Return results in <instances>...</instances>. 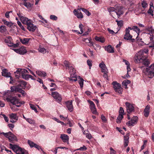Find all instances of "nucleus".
<instances>
[{
	"label": "nucleus",
	"instance_id": "obj_1",
	"mask_svg": "<svg viewBox=\"0 0 154 154\" xmlns=\"http://www.w3.org/2000/svg\"><path fill=\"white\" fill-rule=\"evenodd\" d=\"M10 91H7L3 94V100L10 102L13 105H15L20 103L19 100L16 97H12L10 94Z\"/></svg>",
	"mask_w": 154,
	"mask_h": 154
},
{
	"label": "nucleus",
	"instance_id": "obj_2",
	"mask_svg": "<svg viewBox=\"0 0 154 154\" xmlns=\"http://www.w3.org/2000/svg\"><path fill=\"white\" fill-rule=\"evenodd\" d=\"M10 148L12 149L16 154H25L26 150L16 145L9 144Z\"/></svg>",
	"mask_w": 154,
	"mask_h": 154
},
{
	"label": "nucleus",
	"instance_id": "obj_3",
	"mask_svg": "<svg viewBox=\"0 0 154 154\" xmlns=\"http://www.w3.org/2000/svg\"><path fill=\"white\" fill-rule=\"evenodd\" d=\"M146 58L144 56L142 51L140 50L135 55L134 58V61L136 63H139L142 62V60Z\"/></svg>",
	"mask_w": 154,
	"mask_h": 154
},
{
	"label": "nucleus",
	"instance_id": "obj_4",
	"mask_svg": "<svg viewBox=\"0 0 154 154\" xmlns=\"http://www.w3.org/2000/svg\"><path fill=\"white\" fill-rule=\"evenodd\" d=\"M27 26V28L29 31H34L37 28L36 26L34 25L32 23V20L28 19L24 23Z\"/></svg>",
	"mask_w": 154,
	"mask_h": 154
},
{
	"label": "nucleus",
	"instance_id": "obj_5",
	"mask_svg": "<svg viewBox=\"0 0 154 154\" xmlns=\"http://www.w3.org/2000/svg\"><path fill=\"white\" fill-rule=\"evenodd\" d=\"M113 88L116 92H118L119 94H122L123 91L121 85L116 81L113 82L112 83Z\"/></svg>",
	"mask_w": 154,
	"mask_h": 154
},
{
	"label": "nucleus",
	"instance_id": "obj_6",
	"mask_svg": "<svg viewBox=\"0 0 154 154\" xmlns=\"http://www.w3.org/2000/svg\"><path fill=\"white\" fill-rule=\"evenodd\" d=\"M143 72L151 78L154 76V68H144Z\"/></svg>",
	"mask_w": 154,
	"mask_h": 154
},
{
	"label": "nucleus",
	"instance_id": "obj_7",
	"mask_svg": "<svg viewBox=\"0 0 154 154\" xmlns=\"http://www.w3.org/2000/svg\"><path fill=\"white\" fill-rule=\"evenodd\" d=\"M69 72L71 78L70 81L75 82L77 80V75L76 74V70L74 68H69Z\"/></svg>",
	"mask_w": 154,
	"mask_h": 154
},
{
	"label": "nucleus",
	"instance_id": "obj_8",
	"mask_svg": "<svg viewBox=\"0 0 154 154\" xmlns=\"http://www.w3.org/2000/svg\"><path fill=\"white\" fill-rule=\"evenodd\" d=\"M51 95L57 102H60L62 100L61 96L56 91L52 92Z\"/></svg>",
	"mask_w": 154,
	"mask_h": 154
},
{
	"label": "nucleus",
	"instance_id": "obj_9",
	"mask_svg": "<svg viewBox=\"0 0 154 154\" xmlns=\"http://www.w3.org/2000/svg\"><path fill=\"white\" fill-rule=\"evenodd\" d=\"M125 104L128 113H130L134 111V105L131 104L128 102H126Z\"/></svg>",
	"mask_w": 154,
	"mask_h": 154
},
{
	"label": "nucleus",
	"instance_id": "obj_10",
	"mask_svg": "<svg viewBox=\"0 0 154 154\" xmlns=\"http://www.w3.org/2000/svg\"><path fill=\"white\" fill-rule=\"evenodd\" d=\"M9 117L10 120V122L14 123H15L18 119V117L16 113H11L9 115Z\"/></svg>",
	"mask_w": 154,
	"mask_h": 154
},
{
	"label": "nucleus",
	"instance_id": "obj_11",
	"mask_svg": "<svg viewBox=\"0 0 154 154\" xmlns=\"http://www.w3.org/2000/svg\"><path fill=\"white\" fill-rule=\"evenodd\" d=\"M128 28H129L130 30H133L136 32L137 35V36L136 38L137 40L139 41H141L142 40V38L139 39L138 37V36L139 35V33L140 32V29L136 26H128Z\"/></svg>",
	"mask_w": 154,
	"mask_h": 154
},
{
	"label": "nucleus",
	"instance_id": "obj_12",
	"mask_svg": "<svg viewBox=\"0 0 154 154\" xmlns=\"http://www.w3.org/2000/svg\"><path fill=\"white\" fill-rule=\"evenodd\" d=\"M138 118L136 116L133 117L131 120L127 122L126 124L128 126H134L137 123L138 120Z\"/></svg>",
	"mask_w": 154,
	"mask_h": 154
},
{
	"label": "nucleus",
	"instance_id": "obj_13",
	"mask_svg": "<svg viewBox=\"0 0 154 154\" xmlns=\"http://www.w3.org/2000/svg\"><path fill=\"white\" fill-rule=\"evenodd\" d=\"M129 28L128 27L127 28H126L125 29V33L124 36V38L125 40H129L131 39L132 36L130 35V33Z\"/></svg>",
	"mask_w": 154,
	"mask_h": 154
},
{
	"label": "nucleus",
	"instance_id": "obj_14",
	"mask_svg": "<svg viewBox=\"0 0 154 154\" xmlns=\"http://www.w3.org/2000/svg\"><path fill=\"white\" fill-rule=\"evenodd\" d=\"M7 138L8 139L10 142H12L13 141H17V137L11 131L9 132V134Z\"/></svg>",
	"mask_w": 154,
	"mask_h": 154
},
{
	"label": "nucleus",
	"instance_id": "obj_15",
	"mask_svg": "<svg viewBox=\"0 0 154 154\" xmlns=\"http://www.w3.org/2000/svg\"><path fill=\"white\" fill-rule=\"evenodd\" d=\"M28 72V71L25 69L18 68L15 72V73L16 75L19 74L20 75H21L22 77L23 75L26 74Z\"/></svg>",
	"mask_w": 154,
	"mask_h": 154
},
{
	"label": "nucleus",
	"instance_id": "obj_16",
	"mask_svg": "<svg viewBox=\"0 0 154 154\" xmlns=\"http://www.w3.org/2000/svg\"><path fill=\"white\" fill-rule=\"evenodd\" d=\"M81 9L78 8L77 10L75 9L73 12L75 15L79 19H82L83 17V16L82 13L80 12Z\"/></svg>",
	"mask_w": 154,
	"mask_h": 154
},
{
	"label": "nucleus",
	"instance_id": "obj_17",
	"mask_svg": "<svg viewBox=\"0 0 154 154\" xmlns=\"http://www.w3.org/2000/svg\"><path fill=\"white\" fill-rule=\"evenodd\" d=\"M123 7L122 6H118L116 8L115 13L117 15L118 17L123 14Z\"/></svg>",
	"mask_w": 154,
	"mask_h": 154
},
{
	"label": "nucleus",
	"instance_id": "obj_18",
	"mask_svg": "<svg viewBox=\"0 0 154 154\" xmlns=\"http://www.w3.org/2000/svg\"><path fill=\"white\" fill-rule=\"evenodd\" d=\"M14 50L16 53L21 55H23L27 52L26 50L24 47H21L19 48L14 49Z\"/></svg>",
	"mask_w": 154,
	"mask_h": 154
},
{
	"label": "nucleus",
	"instance_id": "obj_19",
	"mask_svg": "<svg viewBox=\"0 0 154 154\" xmlns=\"http://www.w3.org/2000/svg\"><path fill=\"white\" fill-rule=\"evenodd\" d=\"M66 104L68 110L70 112H72L73 109L72 101H67L66 103Z\"/></svg>",
	"mask_w": 154,
	"mask_h": 154
},
{
	"label": "nucleus",
	"instance_id": "obj_20",
	"mask_svg": "<svg viewBox=\"0 0 154 154\" xmlns=\"http://www.w3.org/2000/svg\"><path fill=\"white\" fill-rule=\"evenodd\" d=\"M60 138L63 142L66 143L68 144L69 143V137L67 135L63 134H61Z\"/></svg>",
	"mask_w": 154,
	"mask_h": 154
},
{
	"label": "nucleus",
	"instance_id": "obj_21",
	"mask_svg": "<svg viewBox=\"0 0 154 154\" xmlns=\"http://www.w3.org/2000/svg\"><path fill=\"white\" fill-rule=\"evenodd\" d=\"M20 88L18 85L11 86L10 88L11 90H9L10 91V94L11 92H19Z\"/></svg>",
	"mask_w": 154,
	"mask_h": 154
},
{
	"label": "nucleus",
	"instance_id": "obj_22",
	"mask_svg": "<svg viewBox=\"0 0 154 154\" xmlns=\"http://www.w3.org/2000/svg\"><path fill=\"white\" fill-rule=\"evenodd\" d=\"M17 14L20 18V20L23 23L28 19L26 17L23 16V14L20 12L17 13Z\"/></svg>",
	"mask_w": 154,
	"mask_h": 154
},
{
	"label": "nucleus",
	"instance_id": "obj_23",
	"mask_svg": "<svg viewBox=\"0 0 154 154\" xmlns=\"http://www.w3.org/2000/svg\"><path fill=\"white\" fill-rule=\"evenodd\" d=\"M18 86L20 87H21L22 88H24L26 86L27 82L25 81L22 80H19L18 82Z\"/></svg>",
	"mask_w": 154,
	"mask_h": 154
},
{
	"label": "nucleus",
	"instance_id": "obj_24",
	"mask_svg": "<svg viewBox=\"0 0 154 154\" xmlns=\"http://www.w3.org/2000/svg\"><path fill=\"white\" fill-rule=\"evenodd\" d=\"M150 106L147 105L144 111V115L146 117H147L149 114Z\"/></svg>",
	"mask_w": 154,
	"mask_h": 154
},
{
	"label": "nucleus",
	"instance_id": "obj_25",
	"mask_svg": "<svg viewBox=\"0 0 154 154\" xmlns=\"http://www.w3.org/2000/svg\"><path fill=\"white\" fill-rule=\"evenodd\" d=\"M10 73L8 72V71L6 69H5L2 70V76L6 77H10Z\"/></svg>",
	"mask_w": 154,
	"mask_h": 154
},
{
	"label": "nucleus",
	"instance_id": "obj_26",
	"mask_svg": "<svg viewBox=\"0 0 154 154\" xmlns=\"http://www.w3.org/2000/svg\"><path fill=\"white\" fill-rule=\"evenodd\" d=\"M105 49L106 51L109 53H113L114 52L113 48L110 45H109L107 47H105Z\"/></svg>",
	"mask_w": 154,
	"mask_h": 154
},
{
	"label": "nucleus",
	"instance_id": "obj_27",
	"mask_svg": "<svg viewBox=\"0 0 154 154\" xmlns=\"http://www.w3.org/2000/svg\"><path fill=\"white\" fill-rule=\"evenodd\" d=\"M94 39L96 41L101 43H104L105 42V38L102 36H95Z\"/></svg>",
	"mask_w": 154,
	"mask_h": 154
},
{
	"label": "nucleus",
	"instance_id": "obj_28",
	"mask_svg": "<svg viewBox=\"0 0 154 154\" xmlns=\"http://www.w3.org/2000/svg\"><path fill=\"white\" fill-rule=\"evenodd\" d=\"M129 138L128 135V134L124 136V146L125 147H126L128 145Z\"/></svg>",
	"mask_w": 154,
	"mask_h": 154
},
{
	"label": "nucleus",
	"instance_id": "obj_29",
	"mask_svg": "<svg viewBox=\"0 0 154 154\" xmlns=\"http://www.w3.org/2000/svg\"><path fill=\"white\" fill-rule=\"evenodd\" d=\"M12 41V38L10 36H8L6 37L5 39V42L8 44V45H11L12 42H11Z\"/></svg>",
	"mask_w": 154,
	"mask_h": 154
},
{
	"label": "nucleus",
	"instance_id": "obj_30",
	"mask_svg": "<svg viewBox=\"0 0 154 154\" xmlns=\"http://www.w3.org/2000/svg\"><path fill=\"white\" fill-rule=\"evenodd\" d=\"M131 83V81L128 80L124 81L122 83V86L126 89L127 88V85Z\"/></svg>",
	"mask_w": 154,
	"mask_h": 154
},
{
	"label": "nucleus",
	"instance_id": "obj_31",
	"mask_svg": "<svg viewBox=\"0 0 154 154\" xmlns=\"http://www.w3.org/2000/svg\"><path fill=\"white\" fill-rule=\"evenodd\" d=\"M36 74L39 76L42 77H45L46 75V73L43 71L37 70L36 71Z\"/></svg>",
	"mask_w": 154,
	"mask_h": 154
},
{
	"label": "nucleus",
	"instance_id": "obj_32",
	"mask_svg": "<svg viewBox=\"0 0 154 154\" xmlns=\"http://www.w3.org/2000/svg\"><path fill=\"white\" fill-rule=\"evenodd\" d=\"M30 40V38H24L23 39H20V42L23 44L24 45H26L28 43Z\"/></svg>",
	"mask_w": 154,
	"mask_h": 154
},
{
	"label": "nucleus",
	"instance_id": "obj_33",
	"mask_svg": "<svg viewBox=\"0 0 154 154\" xmlns=\"http://www.w3.org/2000/svg\"><path fill=\"white\" fill-rule=\"evenodd\" d=\"M78 79H79V84L81 88H82L84 85V79L81 78L80 76H78Z\"/></svg>",
	"mask_w": 154,
	"mask_h": 154
},
{
	"label": "nucleus",
	"instance_id": "obj_34",
	"mask_svg": "<svg viewBox=\"0 0 154 154\" xmlns=\"http://www.w3.org/2000/svg\"><path fill=\"white\" fill-rule=\"evenodd\" d=\"M38 51L39 52L43 54L47 52L46 50L44 48H42L41 45H39Z\"/></svg>",
	"mask_w": 154,
	"mask_h": 154
},
{
	"label": "nucleus",
	"instance_id": "obj_35",
	"mask_svg": "<svg viewBox=\"0 0 154 154\" xmlns=\"http://www.w3.org/2000/svg\"><path fill=\"white\" fill-rule=\"evenodd\" d=\"M146 58H145L143 60H142V62H143V64L145 66L148 67L149 64L150 63L149 60Z\"/></svg>",
	"mask_w": 154,
	"mask_h": 154
},
{
	"label": "nucleus",
	"instance_id": "obj_36",
	"mask_svg": "<svg viewBox=\"0 0 154 154\" xmlns=\"http://www.w3.org/2000/svg\"><path fill=\"white\" fill-rule=\"evenodd\" d=\"M147 36L149 38L150 41H152L154 40V32L148 33Z\"/></svg>",
	"mask_w": 154,
	"mask_h": 154
},
{
	"label": "nucleus",
	"instance_id": "obj_37",
	"mask_svg": "<svg viewBox=\"0 0 154 154\" xmlns=\"http://www.w3.org/2000/svg\"><path fill=\"white\" fill-rule=\"evenodd\" d=\"M147 36L149 38L150 41H152L154 40V32L148 33Z\"/></svg>",
	"mask_w": 154,
	"mask_h": 154
},
{
	"label": "nucleus",
	"instance_id": "obj_38",
	"mask_svg": "<svg viewBox=\"0 0 154 154\" xmlns=\"http://www.w3.org/2000/svg\"><path fill=\"white\" fill-rule=\"evenodd\" d=\"M81 10L83 12H84L87 16H89L91 15V13L89 11L86 9L84 8H81Z\"/></svg>",
	"mask_w": 154,
	"mask_h": 154
},
{
	"label": "nucleus",
	"instance_id": "obj_39",
	"mask_svg": "<svg viewBox=\"0 0 154 154\" xmlns=\"http://www.w3.org/2000/svg\"><path fill=\"white\" fill-rule=\"evenodd\" d=\"M7 30L6 27L4 26H0V32L2 33H4Z\"/></svg>",
	"mask_w": 154,
	"mask_h": 154
},
{
	"label": "nucleus",
	"instance_id": "obj_40",
	"mask_svg": "<svg viewBox=\"0 0 154 154\" xmlns=\"http://www.w3.org/2000/svg\"><path fill=\"white\" fill-rule=\"evenodd\" d=\"M88 101L90 104V108L91 109L94 108L95 107V105L92 101L88 100Z\"/></svg>",
	"mask_w": 154,
	"mask_h": 154
},
{
	"label": "nucleus",
	"instance_id": "obj_41",
	"mask_svg": "<svg viewBox=\"0 0 154 154\" xmlns=\"http://www.w3.org/2000/svg\"><path fill=\"white\" fill-rule=\"evenodd\" d=\"M3 22L4 24L9 27L13 25V23L11 22L7 21L5 20H3Z\"/></svg>",
	"mask_w": 154,
	"mask_h": 154
},
{
	"label": "nucleus",
	"instance_id": "obj_42",
	"mask_svg": "<svg viewBox=\"0 0 154 154\" xmlns=\"http://www.w3.org/2000/svg\"><path fill=\"white\" fill-rule=\"evenodd\" d=\"M28 143L31 148L34 147L35 145L36 144L32 141L29 140L28 141Z\"/></svg>",
	"mask_w": 154,
	"mask_h": 154
},
{
	"label": "nucleus",
	"instance_id": "obj_43",
	"mask_svg": "<svg viewBox=\"0 0 154 154\" xmlns=\"http://www.w3.org/2000/svg\"><path fill=\"white\" fill-rule=\"evenodd\" d=\"M29 76H31V75L25 74L23 75L22 78L26 80H28L29 79Z\"/></svg>",
	"mask_w": 154,
	"mask_h": 154
},
{
	"label": "nucleus",
	"instance_id": "obj_44",
	"mask_svg": "<svg viewBox=\"0 0 154 154\" xmlns=\"http://www.w3.org/2000/svg\"><path fill=\"white\" fill-rule=\"evenodd\" d=\"M29 105L30 108L32 110H34L35 112L37 113L38 111H37V109L35 106L33 104L31 103H30Z\"/></svg>",
	"mask_w": 154,
	"mask_h": 154
},
{
	"label": "nucleus",
	"instance_id": "obj_45",
	"mask_svg": "<svg viewBox=\"0 0 154 154\" xmlns=\"http://www.w3.org/2000/svg\"><path fill=\"white\" fill-rule=\"evenodd\" d=\"M123 116H122V115H119L117 120L116 122L117 123H119L121 122V120L123 118Z\"/></svg>",
	"mask_w": 154,
	"mask_h": 154
},
{
	"label": "nucleus",
	"instance_id": "obj_46",
	"mask_svg": "<svg viewBox=\"0 0 154 154\" xmlns=\"http://www.w3.org/2000/svg\"><path fill=\"white\" fill-rule=\"evenodd\" d=\"M146 30L149 32H154V30L152 26H148L146 28Z\"/></svg>",
	"mask_w": 154,
	"mask_h": 154
},
{
	"label": "nucleus",
	"instance_id": "obj_47",
	"mask_svg": "<svg viewBox=\"0 0 154 154\" xmlns=\"http://www.w3.org/2000/svg\"><path fill=\"white\" fill-rule=\"evenodd\" d=\"M119 115H122V116H123V115L124 114V110L123 109L122 107H120V109L119 111Z\"/></svg>",
	"mask_w": 154,
	"mask_h": 154
},
{
	"label": "nucleus",
	"instance_id": "obj_48",
	"mask_svg": "<svg viewBox=\"0 0 154 154\" xmlns=\"http://www.w3.org/2000/svg\"><path fill=\"white\" fill-rule=\"evenodd\" d=\"M141 5L142 7L144 8H146L148 5L146 2L144 0L142 2Z\"/></svg>",
	"mask_w": 154,
	"mask_h": 154
},
{
	"label": "nucleus",
	"instance_id": "obj_49",
	"mask_svg": "<svg viewBox=\"0 0 154 154\" xmlns=\"http://www.w3.org/2000/svg\"><path fill=\"white\" fill-rule=\"evenodd\" d=\"M107 10L109 12L115 11V12L116 8L113 7H110L107 8Z\"/></svg>",
	"mask_w": 154,
	"mask_h": 154
},
{
	"label": "nucleus",
	"instance_id": "obj_50",
	"mask_svg": "<svg viewBox=\"0 0 154 154\" xmlns=\"http://www.w3.org/2000/svg\"><path fill=\"white\" fill-rule=\"evenodd\" d=\"M83 41L86 43H90L91 42V39L90 38H84Z\"/></svg>",
	"mask_w": 154,
	"mask_h": 154
},
{
	"label": "nucleus",
	"instance_id": "obj_51",
	"mask_svg": "<svg viewBox=\"0 0 154 154\" xmlns=\"http://www.w3.org/2000/svg\"><path fill=\"white\" fill-rule=\"evenodd\" d=\"M50 18L53 20H56L57 19V16L54 15H51L50 16Z\"/></svg>",
	"mask_w": 154,
	"mask_h": 154
},
{
	"label": "nucleus",
	"instance_id": "obj_52",
	"mask_svg": "<svg viewBox=\"0 0 154 154\" xmlns=\"http://www.w3.org/2000/svg\"><path fill=\"white\" fill-rule=\"evenodd\" d=\"M63 63L66 67H70L69 66L70 64L68 61H65Z\"/></svg>",
	"mask_w": 154,
	"mask_h": 154
},
{
	"label": "nucleus",
	"instance_id": "obj_53",
	"mask_svg": "<svg viewBox=\"0 0 154 154\" xmlns=\"http://www.w3.org/2000/svg\"><path fill=\"white\" fill-rule=\"evenodd\" d=\"M34 147L36 148L37 149H38V150H39L40 149L41 150V151H42L43 153H44V151L42 149L41 147L40 146H39L38 145L36 144L35 145V146H34Z\"/></svg>",
	"mask_w": 154,
	"mask_h": 154
},
{
	"label": "nucleus",
	"instance_id": "obj_54",
	"mask_svg": "<svg viewBox=\"0 0 154 154\" xmlns=\"http://www.w3.org/2000/svg\"><path fill=\"white\" fill-rule=\"evenodd\" d=\"M153 8H150L148 11V13L149 14L153 16Z\"/></svg>",
	"mask_w": 154,
	"mask_h": 154
},
{
	"label": "nucleus",
	"instance_id": "obj_55",
	"mask_svg": "<svg viewBox=\"0 0 154 154\" xmlns=\"http://www.w3.org/2000/svg\"><path fill=\"white\" fill-rule=\"evenodd\" d=\"M101 118L103 122H107V120L106 119L105 117L103 115H101Z\"/></svg>",
	"mask_w": 154,
	"mask_h": 154
},
{
	"label": "nucleus",
	"instance_id": "obj_56",
	"mask_svg": "<svg viewBox=\"0 0 154 154\" xmlns=\"http://www.w3.org/2000/svg\"><path fill=\"white\" fill-rule=\"evenodd\" d=\"M8 45L11 47H13L14 48H16L18 46L19 44L17 43L16 44H14L12 42L11 45Z\"/></svg>",
	"mask_w": 154,
	"mask_h": 154
},
{
	"label": "nucleus",
	"instance_id": "obj_57",
	"mask_svg": "<svg viewBox=\"0 0 154 154\" xmlns=\"http://www.w3.org/2000/svg\"><path fill=\"white\" fill-rule=\"evenodd\" d=\"M101 71L103 73H107L108 70L107 68H101Z\"/></svg>",
	"mask_w": 154,
	"mask_h": 154
},
{
	"label": "nucleus",
	"instance_id": "obj_58",
	"mask_svg": "<svg viewBox=\"0 0 154 154\" xmlns=\"http://www.w3.org/2000/svg\"><path fill=\"white\" fill-rule=\"evenodd\" d=\"M87 149L86 147L85 146H83L82 147H80L79 148L77 149V150H80L81 151H84Z\"/></svg>",
	"mask_w": 154,
	"mask_h": 154
},
{
	"label": "nucleus",
	"instance_id": "obj_59",
	"mask_svg": "<svg viewBox=\"0 0 154 154\" xmlns=\"http://www.w3.org/2000/svg\"><path fill=\"white\" fill-rule=\"evenodd\" d=\"M94 47L95 50H97L98 48L99 50H100L101 48V47L99 45H96L95 46H94Z\"/></svg>",
	"mask_w": 154,
	"mask_h": 154
},
{
	"label": "nucleus",
	"instance_id": "obj_60",
	"mask_svg": "<svg viewBox=\"0 0 154 154\" xmlns=\"http://www.w3.org/2000/svg\"><path fill=\"white\" fill-rule=\"evenodd\" d=\"M19 92L21 93L22 95L24 96H25L26 94V92L23 90H22L21 88L20 89Z\"/></svg>",
	"mask_w": 154,
	"mask_h": 154
},
{
	"label": "nucleus",
	"instance_id": "obj_61",
	"mask_svg": "<svg viewBox=\"0 0 154 154\" xmlns=\"http://www.w3.org/2000/svg\"><path fill=\"white\" fill-rule=\"evenodd\" d=\"M86 137L89 139H91L92 138L91 135L90 133H86Z\"/></svg>",
	"mask_w": 154,
	"mask_h": 154
},
{
	"label": "nucleus",
	"instance_id": "obj_62",
	"mask_svg": "<svg viewBox=\"0 0 154 154\" xmlns=\"http://www.w3.org/2000/svg\"><path fill=\"white\" fill-rule=\"evenodd\" d=\"M110 154H116V151H115L112 148H110Z\"/></svg>",
	"mask_w": 154,
	"mask_h": 154
},
{
	"label": "nucleus",
	"instance_id": "obj_63",
	"mask_svg": "<svg viewBox=\"0 0 154 154\" xmlns=\"http://www.w3.org/2000/svg\"><path fill=\"white\" fill-rule=\"evenodd\" d=\"M91 109V111L92 113L94 114H96L97 113V112L96 110V108L95 107L94 108L92 109Z\"/></svg>",
	"mask_w": 154,
	"mask_h": 154
},
{
	"label": "nucleus",
	"instance_id": "obj_64",
	"mask_svg": "<svg viewBox=\"0 0 154 154\" xmlns=\"http://www.w3.org/2000/svg\"><path fill=\"white\" fill-rule=\"evenodd\" d=\"M24 5L27 8H29L31 7V4L29 2H25L24 3Z\"/></svg>",
	"mask_w": 154,
	"mask_h": 154
}]
</instances>
